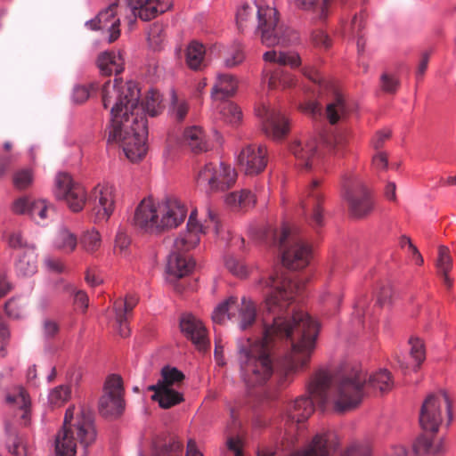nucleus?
<instances>
[{
	"mask_svg": "<svg viewBox=\"0 0 456 456\" xmlns=\"http://www.w3.org/2000/svg\"><path fill=\"white\" fill-rule=\"evenodd\" d=\"M33 201L34 200L28 197L19 198L14 201L12 209L16 214H27L29 216V208L31 204H33Z\"/></svg>",
	"mask_w": 456,
	"mask_h": 456,
	"instance_id": "57",
	"label": "nucleus"
},
{
	"mask_svg": "<svg viewBox=\"0 0 456 456\" xmlns=\"http://www.w3.org/2000/svg\"><path fill=\"white\" fill-rule=\"evenodd\" d=\"M326 148L336 157H344L347 143L346 135L342 132L326 134L322 139Z\"/></svg>",
	"mask_w": 456,
	"mask_h": 456,
	"instance_id": "34",
	"label": "nucleus"
},
{
	"mask_svg": "<svg viewBox=\"0 0 456 456\" xmlns=\"http://www.w3.org/2000/svg\"><path fill=\"white\" fill-rule=\"evenodd\" d=\"M7 440L6 447L8 452L14 456H21L25 452V446L23 445L21 438L17 435L14 428H6Z\"/></svg>",
	"mask_w": 456,
	"mask_h": 456,
	"instance_id": "46",
	"label": "nucleus"
},
{
	"mask_svg": "<svg viewBox=\"0 0 456 456\" xmlns=\"http://www.w3.org/2000/svg\"><path fill=\"white\" fill-rule=\"evenodd\" d=\"M138 303L135 296H126L125 299H118L114 303V310L116 314L117 322L123 323L127 319V315L133 311Z\"/></svg>",
	"mask_w": 456,
	"mask_h": 456,
	"instance_id": "37",
	"label": "nucleus"
},
{
	"mask_svg": "<svg viewBox=\"0 0 456 456\" xmlns=\"http://www.w3.org/2000/svg\"><path fill=\"white\" fill-rule=\"evenodd\" d=\"M77 240L74 233L65 227H61L56 234L55 245L56 247L66 252L71 253L77 247Z\"/></svg>",
	"mask_w": 456,
	"mask_h": 456,
	"instance_id": "40",
	"label": "nucleus"
},
{
	"mask_svg": "<svg viewBox=\"0 0 456 456\" xmlns=\"http://www.w3.org/2000/svg\"><path fill=\"white\" fill-rule=\"evenodd\" d=\"M6 403L21 411V419L26 424L30 408V399L27 392L22 387L15 388L7 395Z\"/></svg>",
	"mask_w": 456,
	"mask_h": 456,
	"instance_id": "31",
	"label": "nucleus"
},
{
	"mask_svg": "<svg viewBox=\"0 0 456 456\" xmlns=\"http://www.w3.org/2000/svg\"><path fill=\"white\" fill-rule=\"evenodd\" d=\"M118 193L114 184L108 182L98 183L92 191V216L94 222L109 220L115 209Z\"/></svg>",
	"mask_w": 456,
	"mask_h": 456,
	"instance_id": "12",
	"label": "nucleus"
},
{
	"mask_svg": "<svg viewBox=\"0 0 456 456\" xmlns=\"http://www.w3.org/2000/svg\"><path fill=\"white\" fill-rule=\"evenodd\" d=\"M278 12L274 8L258 7V29L261 31V40L268 47L275 45L285 46L297 37L284 25L279 23Z\"/></svg>",
	"mask_w": 456,
	"mask_h": 456,
	"instance_id": "7",
	"label": "nucleus"
},
{
	"mask_svg": "<svg viewBox=\"0 0 456 456\" xmlns=\"http://www.w3.org/2000/svg\"><path fill=\"white\" fill-rule=\"evenodd\" d=\"M54 213V208L47 205L45 200H34L29 208V216L38 224H44L45 221Z\"/></svg>",
	"mask_w": 456,
	"mask_h": 456,
	"instance_id": "38",
	"label": "nucleus"
},
{
	"mask_svg": "<svg viewBox=\"0 0 456 456\" xmlns=\"http://www.w3.org/2000/svg\"><path fill=\"white\" fill-rule=\"evenodd\" d=\"M320 185L321 182L319 180H313L307 188L306 199L301 202L302 208L307 216V222L314 230H318L324 225V215L322 207L324 197Z\"/></svg>",
	"mask_w": 456,
	"mask_h": 456,
	"instance_id": "13",
	"label": "nucleus"
},
{
	"mask_svg": "<svg viewBox=\"0 0 456 456\" xmlns=\"http://www.w3.org/2000/svg\"><path fill=\"white\" fill-rule=\"evenodd\" d=\"M9 245L13 248H23L24 250L27 249L28 247H31L32 245H28L26 241H24L23 237L20 232H13L9 236Z\"/></svg>",
	"mask_w": 456,
	"mask_h": 456,
	"instance_id": "62",
	"label": "nucleus"
},
{
	"mask_svg": "<svg viewBox=\"0 0 456 456\" xmlns=\"http://www.w3.org/2000/svg\"><path fill=\"white\" fill-rule=\"evenodd\" d=\"M347 106L344 95L335 92L331 101L327 104L326 116L330 124H336L347 114Z\"/></svg>",
	"mask_w": 456,
	"mask_h": 456,
	"instance_id": "29",
	"label": "nucleus"
},
{
	"mask_svg": "<svg viewBox=\"0 0 456 456\" xmlns=\"http://www.w3.org/2000/svg\"><path fill=\"white\" fill-rule=\"evenodd\" d=\"M237 88L238 80L233 75L219 73L212 88V97L219 101L230 98L235 94Z\"/></svg>",
	"mask_w": 456,
	"mask_h": 456,
	"instance_id": "22",
	"label": "nucleus"
},
{
	"mask_svg": "<svg viewBox=\"0 0 456 456\" xmlns=\"http://www.w3.org/2000/svg\"><path fill=\"white\" fill-rule=\"evenodd\" d=\"M225 266L232 274L238 277H245L247 275L246 265L232 256L226 258Z\"/></svg>",
	"mask_w": 456,
	"mask_h": 456,
	"instance_id": "54",
	"label": "nucleus"
},
{
	"mask_svg": "<svg viewBox=\"0 0 456 456\" xmlns=\"http://www.w3.org/2000/svg\"><path fill=\"white\" fill-rule=\"evenodd\" d=\"M436 267L439 274L443 275L444 282L447 287L452 286V281L448 277V273L452 268V257L449 255L448 248L444 246L439 247L438 249V259L436 262Z\"/></svg>",
	"mask_w": 456,
	"mask_h": 456,
	"instance_id": "41",
	"label": "nucleus"
},
{
	"mask_svg": "<svg viewBox=\"0 0 456 456\" xmlns=\"http://www.w3.org/2000/svg\"><path fill=\"white\" fill-rule=\"evenodd\" d=\"M97 65L103 75H118L124 69V59L120 53L104 52L99 55Z\"/></svg>",
	"mask_w": 456,
	"mask_h": 456,
	"instance_id": "25",
	"label": "nucleus"
},
{
	"mask_svg": "<svg viewBox=\"0 0 456 456\" xmlns=\"http://www.w3.org/2000/svg\"><path fill=\"white\" fill-rule=\"evenodd\" d=\"M90 95L89 88L86 86H77L73 90V101L77 103L85 102Z\"/></svg>",
	"mask_w": 456,
	"mask_h": 456,
	"instance_id": "61",
	"label": "nucleus"
},
{
	"mask_svg": "<svg viewBox=\"0 0 456 456\" xmlns=\"http://www.w3.org/2000/svg\"><path fill=\"white\" fill-rule=\"evenodd\" d=\"M452 403L445 392L430 394L424 400L419 411V424L425 432L437 433L443 420V412H446L448 421L452 418Z\"/></svg>",
	"mask_w": 456,
	"mask_h": 456,
	"instance_id": "8",
	"label": "nucleus"
},
{
	"mask_svg": "<svg viewBox=\"0 0 456 456\" xmlns=\"http://www.w3.org/2000/svg\"><path fill=\"white\" fill-rule=\"evenodd\" d=\"M204 232L192 231L186 227V231L182 232L175 239L171 252L185 255L186 252L193 249L200 242V234Z\"/></svg>",
	"mask_w": 456,
	"mask_h": 456,
	"instance_id": "27",
	"label": "nucleus"
},
{
	"mask_svg": "<svg viewBox=\"0 0 456 456\" xmlns=\"http://www.w3.org/2000/svg\"><path fill=\"white\" fill-rule=\"evenodd\" d=\"M149 390L154 392L152 400L157 401L163 409H169L183 401V394L175 387H149Z\"/></svg>",
	"mask_w": 456,
	"mask_h": 456,
	"instance_id": "26",
	"label": "nucleus"
},
{
	"mask_svg": "<svg viewBox=\"0 0 456 456\" xmlns=\"http://www.w3.org/2000/svg\"><path fill=\"white\" fill-rule=\"evenodd\" d=\"M372 165L376 169L385 170L387 167L388 160L386 152H378L372 159Z\"/></svg>",
	"mask_w": 456,
	"mask_h": 456,
	"instance_id": "63",
	"label": "nucleus"
},
{
	"mask_svg": "<svg viewBox=\"0 0 456 456\" xmlns=\"http://www.w3.org/2000/svg\"><path fill=\"white\" fill-rule=\"evenodd\" d=\"M291 5L304 10L313 12L315 18L323 20L328 16L329 5L331 0H323L322 4H317V0H288Z\"/></svg>",
	"mask_w": 456,
	"mask_h": 456,
	"instance_id": "32",
	"label": "nucleus"
},
{
	"mask_svg": "<svg viewBox=\"0 0 456 456\" xmlns=\"http://www.w3.org/2000/svg\"><path fill=\"white\" fill-rule=\"evenodd\" d=\"M126 4L133 14L130 23H134L137 17L142 20L154 19L171 6L169 0H126Z\"/></svg>",
	"mask_w": 456,
	"mask_h": 456,
	"instance_id": "18",
	"label": "nucleus"
},
{
	"mask_svg": "<svg viewBox=\"0 0 456 456\" xmlns=\"http://www.w3.org/2000/svg\"><path fill=\"white\" fill-rule=\"evenodd\" d=\"M158 206L162 232L169 229L176 228L186 217L187 210L184 205L177 199L167 198L158 202Z\"/></svg>",
	"mask_w": 456,
	"mask_h": 456,
	"instance_id": "16",
	"label": "nucleus"
},
{
	"mask_svg": "<svg viewBox=\"0 0 456 456\" xmlns=\"http://www.w3.org/2000/svg\"><path fill=\"white\" fill-rule=\"evenodd\" d=\"M237 174L229 165L209 163L200 170L197 183L211 192L230 189L236 182Z\"/></svg>",
	"mask_w": 456,
	"mask_h": 456,
	"instance_id": "10",
	"label": "nucleus"
},
{
	"mask_svg": "<svg viewBox=\"0 0 456 456\" xmlns=\"http://www.w3.org/2000/svg\"><path fill=\"white\" fill-rule=\"evenodd\" d=\"M116 8L117 4H110L106 10L101 12L95 20L88 23L92 29L109 31L110 43L114 42L120 35L119 19L115 17Z\"/></svg>",
	"mask_w": 456,
	"mask_h": 456,
	"instance_id": "20",
	"label": "nucleus"
},
{
	"mask_svg": "<svg viewBox=\"0 0 456 456\" xmlns=\"http://www.w3.org/2000/svg\"><path fill=\"white\" fill-rule=\"evenodd\" d=\"M290 151L296 158L297 164L311 169L319 163L318 140L316 137H305L292 142Z\"/></svg>",
	"mask_w": 456,
	"mask_h": 456,
	"instance_id": "17",
	"label": "nucleus"
},
{
	"mask_svg": "<svg viewBox=\"0 0 456 456\" xmlns=\"http://www.w3.org/2000/svg\"><path fill=\"white\" fill-rule=\"evenodd\" d=\"M34 180V175L31 168L25 167L17 170L12 175V183L15 188L24 190L29 187Z\"/></svg>",
	"mask_w": 456,
	"mask_h": 456,
	"instance_id": "49",
	"label": "nucleus"
},
{
	"mask_svg": "<svg viewBox=\"0 0 456 456\" xmlns=\"http://www.w3.org/2000/svg\"><path fill=\"white\" fill-rule=\"evenodd\" d=\"M123 383L120 376L110 375L103 387V395L99 400V411L103 417L116 418L124 411Z\"/></svg>",
	"mask_w": 456,
	"mask_h": 456,
	"instance_id": "11",
	"label": "nucleus"
},
{
	"mask_svg": "<svg viewBox=\"0 0 456 456\" xmlns=\"http://www.w3.org/2000/svg\"><path fill=\"white\" fill-rule=\"evenodd\" d=\"M342 197L347 203L350 216L354 218H363L373 209L374 203L369 190L354 174L343 176Z\"/></svg>",
	"mask_w": 456,
	"mask_h": 456,
	"instance_id": "6",
	"label": "nucleus"
},
{
	"mask_svg": "<svg viewBox=\"0 0 456 456\" xmlns=\"http://www.w3.org/2000/svg\"><path fill=\"white\" fill-rule=\"evenodd\" d=\"M414 451L417 454H438L442 452V444L434 445L433 441L427 435L418 437L414 444Z\"/></svg>",
	"mask_w": 456,
	"mask_h": 456,
	"instance_id": "43",
	"label": "nucleus"
},
{
	"mask_svg": "<svg viewBox=\"0 0 456 456\" xmlns=\"http://www.w3.org/2000/svg\"><path fill=\"white\" fill-rule=\"evenodd\" d=\"M18 275L31 276L37 271V255L35 246L28 247L19 256L15 264Z\"/></svg>",
	"mask_w": 456,
	"mask_h": 456,
	"instance_id": "28",
	"label": "nucleus"
},
{
	"mask_svg": "<svg viewBox=\"0 0 456 456\" xmlns=\"http://www.w3.org/2000/svg\"><path fill=\"white\" fill-rule=\"evenodd\" d=\"M391 131L389 129H382L378 131L371 140V144L375 150L382 148L385 142L390 138Z\"/></svg>",
	"mask_w": 456,
	"mask_h": 456,
	"instance_id": "59",
	"label": "nucleus"
},
{
	"mask_svg": "<svg viewBox=\"0 0 456 456\" xmlns=\"http://www.w3.org/2000/svg\"><path fill=\"white\" fill-rule=\"evenodd\" d=\"M370 447L366 444H355L347 448L342 456H370Z\"/></svg>",
	"mask_w": 456,
	"mask_h": 456,
	"instance_id": "56",
	"label": "nucleus"
},
{
	"mask_svg": "<svg viewBox=\"0 0 456 456\" xmlns=\"http://www.w3.org/2000/svg\"><path fill=\"white\" fill-rule=\"evenodd\" d=\"M264 60L278 64L273 69H266V71L270 73L268 77V87L270 89H286L295 85L293 75L286 71L283 66L289 65L292 68L299 66L300 57L297 53L272 50L264 54Z\"/></svg>",
	"mask_w": 456,
	"mask_h": 456,
	"instance_id": "9",
	"label": "nucleus"
},
{
	"mask_svg": "<svg viewBox=\"0 0 456 456\" xmlns=\"http://www.w3.org/2000/svg\"><path fill=\"white\" fill-rule=\"evenodd\" d=\"M220 113L224 119L232 125L239 124L242 118V112L240 107L231 102L223 103Z\"/></svg>",
	"mask_w": 456,
	"mask_h": 456,
	"instance_id": "47",
	"label": "nucleus"
},
{
	"mask_svg": "<svg viewBox=\"0 0 456 456\" xmlns=\"http://www.w3.org/2000/svg\"><path fill=\"white\" fill-rule=\"evenodd\" d=\"M77 184L78 183H76L69 174L60 173L55 179V197L64 201L71 191H73V187Z\"/></svg>",
	"mask_w": 456,
	"mask_h": 456,
	"instance_id": "36",
	"label": "nucleus"
},
{
	"mask_svg": "<svg viewBox=\"0 0 456 456\" xmlns=\"http://www.w3.org/2000/svg\"><path fill=\"white\" fill-rule=\"evenodd\" d=\"M86 201V193L85 188L78 183L73 187V191L69 194L68 198L64 200L67 206L73 211L78 212L83 209Z\"/></svg>",
	"mask_w": 456,
	"mask_h": 456,
	"instance_id": "42",
	"label": "nucleus"
},
{
	"mask_svg": "<svg viewBox=\"0 0 456 456\" xmlns=\"http://www.w3.org/2000/svg\"><path fill=\"white\" fill-rule=\"evenodd\" d=\"M240 168L248 175L263 172L267 165V151L265 145H248L238 156Z\"/></svg>",
	"mask_w": 456,
	"mask_h": 456,
	"instance_id": "15",
	"label": "nucleus"
},
{
	"mask_svg": "<svg viewBox=\"0 0 456 456\" xmlns=\"http://www.w3.org/2000/svg\"><path fill=\"white\" fill-rule=\"evenodd\" d=\"M165 39V30L161 24L154 23L151 26L148 32V41L151 46L157 50L159 49Z\"/></svg>",
	"mask_w": 456,
	"mask_h": 456,
	"instance_id": "52",
	"label": "nucleus"
},
{
	"mask_svg": "<svg viewBox=\"0 0 456 456\" xmlns=\"http://www.w3.org/2000/svg\"><path fill=\"white\" fill-rule=\"evenodd\" d=\"M182 332L189 338L196 347L204 351L209 346L207 330L200 320L191 314H183L180 319Z\"/></svg>",
	"mask_w": 456,
	"mask_h": 456,
	"instance_id": "19",
	"label": "nucleus"
},
{
	"mask_svg": "<svg viewBox=\"0 0 456 456\" xmlns=\"http://www.w3.org/2000/svg\"><path fill=\"white\" fill-rule=\"evenodd\" d=\"M253 13V8L248 4H243L237 12L236 22L239 29H243L246 27L248 16Z\"/></svg>",
	"mask_w": 456,
	"mask_h": 456,
	"instance_id": "58",
	"label": "nucleus"
},
{
	"mask_svg": "<svg viewBox=\"0 0 456 456\" xmlns=\"http://www.w3.org/2000/svg\"><path fill=\"white\" fill-rule=\"evenodd\" d=\"M171 110L177 121H183L188 113L189 106L186 102L179 100L175 94H173Z\"/></svg>",
	"mask_w": 456,
	"mask_h": 456,
	"instance_id": "53",
	"label": "nucleus"
},
{
	"mask_svg": "<svg viewBox=\"0 0 456 456\" xmlns=\"http://www.w3.org/2000/svg\"><path fill=\"white\" fill-rule=\"evenodd\" d=\"M255 196L248 190L231 192L226 195L225 202L232 207L246 208L255 204Z\"/></svg>",
	"mask_w": 456,
	"mask_h": 456,
	"instance_id": "39",
	"label": "nucleus"
},
{
	"mask_svg": "<svg viewBox=\"0 0 456 456\" xmlns=\"http://www.w3.org/2000/svg\"><path fill=\"white\" fill-rule=\"evenodd\" d=\"M265 237L279 248L282 264L286 267L299 270L309 265L313 255L312 246L304 240L297 226L284 224L280 232L268 230Z\"/></svg>",
	"mask_w": 456,
	"mask_h": 456,
	"instance_id": "5",
	"label": "nucleus"
},
{
	"mask_svg": "<svg viewBox=\"0 0 456 456\" xmlns=\"http://www.w3.org/2000/svg\"><path fill=\"white\" fill-rule=\"evenodd\" d=\"M380 86L384 92L395 94L399 87V80L392 75L384 73L380 77Z\"/></svg>",
	"mask_w": 456,
	"mask_h": 456,
	"instance_id": "55",
	"label": "nucleus"
},
{
	"mask_svg": "<svg viewBox=\"0 0 456 456\" xmlns=\"http://www.w3.org/2000/svg\"><path fill=\"white\" fill-rule=\"evenodd\" d=\"M71 396V388L68 385H60L54 387L48 395L49 403L53 406L60 407L69 400Z\"/></svg>",
	"mask_w": 456,
	"mask_h": 456,
	"instance_id": "45",
	"label": "nucleus"
},
{
	"mask_svg": "<svg viewBox=\"0 0 456 456\" xmlns=\"http://www.w3.org/2000/svg\"><path fill=\"white\" fill-rule=\"evenodd\" d=\"M410 346V355L415 362V367L419 368L426 359L424 342L419 338H411Z\"/></svg>",
	"mask_w": 456,
	"mask_h": 456,
	"instance_id": "50",
	"label": "nucleus"
},
{
	"mask_svg": "<svg viewBox=\"0 0 456 456\" xmlns=\"http://www.w3.org/2000/svg\"><path fill=\"white\" fill-rule=\"evenodd\" d=\"M183 142L195 153L207 151L209 149L206 134L202 128L198 126H192L184 130Z\"/></svg>",
	"mask_w": 456,
	"mask_h": 456,
	"instance_id": "24",
	"label": "nucleus"
},
{
	"mask_svg": "<svg viewBox=\"0 0 456 456\" xmlns=\"http://www.w3.org/2000/svg\"><path fill=\"white\" fill-rule=\"evenodd\" d=\"M134 224L142 232L149 234H159L161 231V220L159 215V206L151 199H144L135 209Z\"/></svg>",
	"mask_w": 456,
	"mask_h": 456,
	"instance_id": "14",
	"label": "nucleus"
},
{
	"mask_svg": "<svg viewBox=\"0 0 456 456\" xmlns=\"http://www.w3.org/2000/svg\"><path fill=\"white\" fill-rule=\"evenodd\" d=\"M183 443L175 436L154 444L153 456H181Z\"/></svg>",
	"mask_w": 456,
	"mask_h": 456,
	"instance_id": "30",
	"label": "nucleus"
},
{
	"mask_svg": "<svg viewBox=\"0 0 456 456\" xmlns=\"http://www.w3.org/2000/svg\"><path fill=\"white\" fill-rule=\"evenodd\" d=\"M102 94L103 107L111 106L107 142L119 144L132 162L141 160L147 152L146 113L155 117L162 111L160 94L156 90L149 91L140 105L137 84L133 81L123 84L115 78L113 84L110 81L104 84Z\"/></svg>",
	"mask_w": 456,
	"mask_h": 456,
	"instance_id": "2",
	"label": "nucleus"
},
{
	"mask_svg": "<svg viewBox=\"0 0 456 456\" xmlns=\"http://www.w3.org/2000/svg\"><path fill=\"white\" fill-rule=\"evenodd\" d=\"M94 413L91 410L82 407L75 415V406H69L65 412L63 426L55 438L56 456H76L79 444L85 450L96 440Z\"/></svg>",
	"mask_w": 456,
	"mask_h": 456,
	"instance_id": "4",
	"label": "nucleus"
},
{
	"mask_svg": "<svg viewBox=\"0 0 456 456\" xmlns=\"http://www.w3.org/2000/svg\"><path fill=\"white\" fill-rule=\"evenodd\" d=\"M205 47L202 44L192 41L186 49V63L191 69H200L203 65Z\"/></svg>",
	"mask_w": 456,
	"mask_h": 456,
	"instance_id": "35",
	"label": "nucleus"
},
{
	"mask_svg": "<svg viewBox=\"0 0 456 456\" xmlns=\"http://www.w3.org/2000/svg\"><path fill=\"white\" fill-rule=\"evenodd\" d=\"M15 159V156L12 153L0 156V176H3L9 170Z\"/></svg>",
	"mask_w": 456,
	"mask_h": 456,
	"instance_id": "64",
	"label": "nucleus"
},
{
	"mask_svg": "<svg viewBox=\"0 0 456 456\" xmlns=\"http://www.w3.org/2000/svg\"><path fill=\"white\" fill-rule=\"evenodd\" d=\"M264 118V130L268 136L279 140L288 134L289 121L280 111L265 110Z\"/></svg>",
	"mask_w": 456,
	"mask_h": 456,
	"instance_id": "21",
	"label": "nucleus"
},
{
	"mask_svg": "<svg viewBox=\"0 0 456 456\" xmlns=\"http://www.w3.org/2000/svg\"><path fill=\"white\" fill-rule=\"evenodd\" d=\"M81 245L88 253H94L98 250L102 245L100 233L95 230L86 231L81 238Z\"/></svg>",
	"mask_w": 456,
	"mask_h": 456,
	"instance_id": "48",
	"label": "nucleus"
},
{
	"mask_svg": "<svg viewBox=\"0 0 456 456\" xmlns=\"http://www.w3.org/2000/svg\"><path fill=\"white\" fill-rule=\"evenodd\" d=\"M184 379V375L182 371L175 367L165 366L161 370V379H159L157 384L151 387H175L177 388Z\"/></svg>",
	"mask_w": 456,
	"mask_h": 456,
	"instance_id": "33",
	"label": "nucleus"
},
{
	"mask_svg": "<svg viewBox=\"0 0 456 456\" xmlns=\"http://www.w3.org/2000/svg\"><path fill=\"white\" fill-rule=\"evenodd\" d=\"M195 266L194 261L186 255L170 252L167 259V273L175 278L188 275Z\"/></svg>",
	"mask_w": 456,
	"mask_h": 456,
	"instance_id": "23",
	"label": "nucleus"
},
{
	"mask_svg": "<svg viewBox=\"0 0 456 456\" xmlns=\"http://www.w3.org/2000/svg\"><path fill=\"white\" fill-rule=\"evenodd\" d=\"M4 311L10 318H22L25 315V304L20 298H11L5 303Z\"/></svg>",
	"mask_w": 456,
	"mask_h": 456,
	"instance_id": "51",
	"label": "nucleus"
},
{
	"mask_svg": "<svg viewBox=\"0 0 456 456\" xmlns=\"http://www.w3.org/2000/svg\"><path fill=\"white\" fill-rule=\"evenodd\" d=\"M258 284L266 289L259 322L256 303L246 297L240 303L237 297H230L212 313L215 323L223 324L228 318L235 322L240 330H248L259 324L261 339L252 341L246 338L237 341L240 373L248 387L263 385L272 377L274 338L290 341L291 350L282 362L289 375L307 364L319 331L317 322L302 310L293 311L290 318H287L289 307L300 290V285L293 277L274 273L260 279Z\"/></svg>",
	"mask_w": 456,
	"mask_h": 456,
	"instance_id": "1",
	"label": "nucleus"
},
{
	"mask_svg": "<svg viewBox=\"0 0 456 456\" xmlns=\"http://www.w3.org/2000/svg\"><path fill=\"white\" fill-rule=\"evenodd\" d=\"M131 238L124 228L119 227L114 244V253L122 257H127L130 254Z\"/></svg>",
	"mask_w": 456,
	"mask_h": 456,
	"instance_id": "44",
	"label": "nucleus"
},
{
	"mask_svg": "<svg viewBox=\"0 0 456 456\" xmlns=\"http://www.w3.org/2000/svg\"><path fill=\"white\" fill-rule=\"evenodd\" d=\"M392 387L391 373L385 369L369 377L360 367L343 369L335 375L320 372L309 385L310 397L300 396L291 403L286 418L296 423L305 421L314 411V401L322 408L331 402L336 411L344 412L356 408L371 391L385 393Z\"/></svg>",
	"mask_w": 456,
	"mask_h": 456,
	"instance_id": "3",
	"label": "nucleus"
},
{
	"mask_svg": "<svg viewBox=\"0 0 456 456\" xmlns=\"http://www.w3.org/2000/svg\"><path fill=\"white\" fill-rule=\"evenodd\" d=\"M312 40L316 46L323 47L325 49L329 48L331 45L330 37L322 30L314 32L312 35Z\"/></svg>",
	"mask_w": 456,
	"mask_h": 456,
	"instance_id": "60",
	"label": "nucleus"
}]
</instances>
